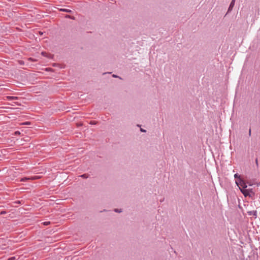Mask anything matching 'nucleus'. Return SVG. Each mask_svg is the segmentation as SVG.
<instances>
[{
    "mask_svg": "<svg viewBox=\"0 0 260 260\" xmlns=\"http://www.w3.org/2000/svg\"><path fill=\"white\" fill-rule=\"evenodd\" d=\"M42 55L44 56H46L48 58H51L52 57V55L50 54H48L47 53L45 52H42L41 53Z\"/></svg>",
    "mask_w": 260,
    "mask_h": 260,
    "instance_id": "nucleus-5",
    "label": "nucleus"
},
{
    "mask_svg": "<svg viewBox=\"0 0 260 260\" xmlns=\"http://www.w3.org/2000/svg\"><path fill=\"white\" fill-rule=\"evenodd\" d=\"M6 98L8 100H16V99H18V98L16 96H8L6 97Z\"/></svg>",
    "mask_w": 260,
    "mask_h": 260,
    "instance_id": "nucleus-6",
    "label": "nucleus"
},
{
    "mask_svg": "<svg viewBox=\"0 0 260 260\" xmlns=\"http://www.w3.org/2000/svg\"><path fill=\"white\" fill-rule=\"evenodd\" d=\"M249 186H251V185H252V184H249Z\"/></svg>",
    "mask_w": 260,
    "mask_h": 260,
    "instance_id": "nucleus-21",
    "label": "nucleus"
},
{
    "mask_svg": "<svg viewBox=\"0 0 260 260\" xmlns=\"http://www.w3.org/2000/svg\"><path fill=\"white\" fill-rule=\"evenodd\" d=\"M15 259V257H11L9 258L8 260H14Z\"/></svg>",
    "mask_w": 260,
    "mask_h": 260,
    "instance_id": "nucleus-13",
    "label": "nucleus"
},
{
    "mask_svg": "<svg viewBox=\"0 0 260 260\" xmlns=\"http://www.w3.org/2000/svg\"><path fill=\"white\" fill-rule=\"evenodd\" d=\"M235 0L232 1L231 3L230 4V5L229 8V11H230L233 9V8L234 7V5H235Z\"/></svg>",
    "mask_w": 260,
    "mask_h": 260,
    "instance_id": "nucleus-4",
    "label": "nucleus"
},
{
    "mask_svg": "<svg viewBox=\"0 0 260 260\" xmlns=\"http://www.w3.org/2000/svg\"><path fill=\"white\" fill-rule=\"evenodd\" d=\"M49 223H50V222H45L44 223V225H48V224H49Z\"/></svg>",
    "mask_w": 260,
    "mask_h": 260,
    "instance_id": "nucleus-14",
    "label": "nucleus"
},
{
    "mask_svg": "<svg viewBox=\"0 0 260 260\" xmlns=\"http://www.w3.org/2000/svg\"><path fill=\"white\" fill-rule=\"evenodd\" d=\"M80 177L84 178H88V175L87 174H83V175H81Z\"/></svg>",
    "mask_w": 260,
    "mask_h": 260,
    "instance_id": "nucleus-8",
    "label": "nucleus"
},
{
    "mask_svg": "<svg viewBox=\"0 0 260 260\" xmlns=\"http://www.w3.org/2000/svg\"><path fill=\"white\" fill-rule=\"evenodd\" d=\"M243 194L245 197H252L254 195L255 193L253 191V189L252 188H250L247 189L246 190H244L243 191Z\"/></svg>",
    "mask_w": 260,
    "mask_h": 260,
    "instance_id": "nucleus-2",
    "label": "nucleus"
},
{
    "mask_svg": "<svg viewBox=\"0 0 260 260\" xmlns=\"http://www.w3.org/2000/svg\"><path fill=\"white\" fill-rule=\"evenodd\" d=\"M60 11H63V12H71V11L70 10L65 9H61Z\"/></svg>",
    "mask_w": 260,
    "mask_h": 260,
    "instance_id": "nucleus-7",
    "label": "nucleus"
},
{
    "mask_svg": "<svg viewBox=\"0 0 260 260\" xmlns=\"http://www.w3.org/2000/svg\"><path fill=\"white\" fill-rule=\"evenodd\" d=\"M141 131L143 132H146L145 130H144V129H142V128H141Z\"/></svg>",
    "mask_w": 260,
    "mask_h": 260,
    "instance_id": "nucleus-16",
    "label": "nucleus"
},
{
    "mask_svg": "<svg viewBox=\"0 0 260 260\" xmlns=\"http://www.w3.org/2000/svg\"><path fill=\"white\" fill-rule=\"evenodd\" d=\"M39 178H40V177L37 176L32 177H30V178L24 177L21 179V181H25L29 180H37Z\"/></svg>",
    "mask_w": 260,
    "mask_h": 260,
    "instance_id": "nucleus-3",
    "label": "nucleus"
},
{
    "mask_svg": "<svg viewBox=\"0 0 260 260\" xmlns=\"http://www.w3.org/2000/svg\"><path fill=\"white\" fill-rule=\"evenodd\" d=\"M253 212H254V214H254V215H256V211H253Z\"/></svg>",
    "mask_w": 260,
    "mask_h": 260,
    "instance_id": "nucleus-19",
    "label": "nucleus"
},
{
    "mask_svg": "<svg viewBox=\"0 0 260 260\" xmlns=\"http://www.w3.org/2000/svg\"><path fill=\"white\" fill-rule=\"evenodd\" d=\"M97 123V122L95 121H91L90 122V124H96Z\"/></svg>",
    "mask_w": 260,
    "mask_h": 260,
    "instance_id": "nucleus-11",
    "label": "nucleus"
},
{
    "mask_svg": "<svg viewBox=\"0 0 260 260\" xmlns=\"http://www.w3.org/2000/svg\"><path fill=\"white\" fill-rule=\"evenodd\" d=\"M6 213V212L5 211H2L1 212V214H5Z\"/></svg>",
    "mask_w": 260,
    "mask_h": 260,
    "instance_id": "nucleus-15",
    "label": "nucleus"
},
{
    "mask_svg": "<svg viewBox=\"0 0 260 260\" xmlns=\"http://www.w3.org/2000/svg\"><path fill=\"white\" fill-rule=\"evenodd\" d=\"M115 212H120L121 211H118V209H115Z\"/></svg>",
    "mask_w": 260,
    "mask_h": 260,
    "instance_id": "nucleus-17",
    "label": "nucleus"
},
{
    "mask_svg": "<svg viewBox=\"0 0 260 260\" xmlns=\"http://www.w3.org/2000/svg\"><path fill=\"white\" fill-rule=\"evenodd\" d=\"M256 185H257V186H259V185H260V182H259V183H256Z\"/></svg>",
    "mask_w": 260,
    "mask_h": 260,
    "instance_id": "nucleus-18",
    "label": "nucleus"
},
{
    "mask_svg": "<svg viewBox=\"0 0 260 260\" xmlns=\"http://www.w3.org/2000/svg\"><path fill=\"white\" fill-rule=\"evenodd\" d=\"M236 183L237 186L239 187L240 191L243 193V191L244 190H246L247 185H246V182L242 180L241 178L239 177V180H237L236 181Z\"/></svg>",
    "mask_w": 260,
    "mask_h": 260,
    "instance_id": "nucleus-1",
    "label": "nucleus"
},
{
    "mask_svg": "<svg viewBox=\"0 0 260 260\" xmlns=\"http://www.w3.org/2000/svg\"><path fill=\"white\" fill-rule=\"evenodd\" d=\"M249 135H250V134H251V129H249Z\"/></svg>",
    "mask_w": 260,
    "mask_h": 260,
    "instance_id": "nucleus-20",
    "label": "nucleus"
},
{
    "mask_svg": "<svg viewBox=\"0 0 260 260\" xmlns=\"http://www.w3.org/2000/svg\"><path fill=\"white\" fill-rule=\"evenodd\" d=\"M20 132L19 131H16L15 132V135H20Z\"/></svg>",
    "mask_w": 260,
    "mask_h": 260,
    "instance_id": "nucleus-12",
    "label": "nucleus"
},
{
    "mask_svg": "<svg viewBox=\"0 0 260 260\" xmlns=\"http://www.w3.org/2000/svg\"><path fill=\"white\" fill-rule=\"evenodd\" d=\"M234 177H235V178H238V179H237V180H239V178H240V176L239 175H238V174H235V175H234Z\"/></svg>",
    "mask_w": 260,
    "mask_h": 260,
    "instance_id": "nucleus-10",
    "label": "nucleus"
},
{
    "mask_svg": "<svg viewBox=\"0 0 260 260\" xmlns=\"http://www.w3.org/2000/svg\"><path fill=\"white\" fill-rule=\"evenodd\" d=\"M21 125H29L30 122H25L23 123H21Z\"/></svg>",
    "mask_w": 260,
    "mask_h": 260,
    "instance_id": "nucleus-9",
    "label": "nucleus"
}]
</instances>
